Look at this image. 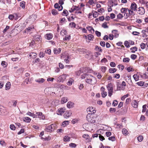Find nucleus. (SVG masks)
<instances>
[{
	"label": "nucleus",
	"instance_id": "f257e3e1",
	"mask_svg": "<svg viewBox=\"0 0 148 148\" xmlns=\"http://www.w3.org/2000/svg\"><path fill=\"white\" fill-rule=\"evenodd\" d=\"M85 81L87 83L91 85H94L97 82L96 78L90 74L87 76Z\"/></svg>",
	"mask_w": 148,
	"mask_h": 148
},
{
	"label": "nucleus",
	"instance_id": "f03ea898",
	"mask_svg": "<svg viewBox=\"0 0 148 148\" xmlns=\"http://www.w3.org/2000/svg\"><path fill=\"white\" fill-rule=\"evenodd\" d=\"M96 115L95 114H88L86 116V118L87 121L91 123H95L96 121Z\"/></svg>",
	"mask_w": 148,
	"mask_h": 148
},
{
	"label": "nucleus",
	"instance_id": "7ed1b4c3",
	"mask_svg": "<svg viewBox=\"0 0 148 148\" xmlns=\"http://www.w3.org/2000/svg\"><path fill=\"white\" fill-rule=\"evenodd\" d=\"M55 87H49L46 88L45 89V92L46 94L47 95H51L52 94H55L54 89Z\"/></svg>",
	"mask_w": 148,
	"mask_h": 148
},
{
	"label": "nucleus",
	"instance_id": "20e7f679",
	"mask_svg": "<svg viewBox=\"0 0 148 148\" xmlns=\"http://www.w3.org/2000/svg\"><path fill=\"white\" fill-rule=\"evenodd\" d=\"M56 125L55 124H52L50 125H49L46 127L45 130L46 131L51 132L53 131L54 129V127L56 126Z\"/></svg>",
	"mask_w": 148,
	"mask_h": 148
},
{
	"label": "nucleus",
	"instance_id": "39448f33",
	"mask_svg": "<svg viewBox=\"0 0 148 148\" xmlns=\"http://www.w3.org/2000/svg\"><path fill=\"white\" fill-rule=\"evenodd\" d=\"M136 12L138 14L140 15H144L145 12V9L143 7H139L138 8Z\"/></svg>",
	"mask_w": 148,
	"mask_h": 148
},
{
	"label": "nucleus",
	"instance_id": "423d86ee",
	"mask_svg": "<svg viewBox=\"0 0 148 148\" xmlns=\"http://www.w3.org/2000/svg\"><path fill=\"white\" fill-rule=\"evenodd\" d=\"M66 76L65 74H63L62 75L58 77L57 79V81L63 82L66 79Z\"/></svg>",
	"mask_w": 148,
	"mask_h": 148
},
{
	"label": "nucleus",
	"instance_id": "0eeeda50",
	"mask_svg": "<svg viewBox=\"0 0 148 148\" xmlns=\"http://www.w3.org/2000/svg\"><path fill=\"white\" fill-rule=\"evenodd\" d=\"M88 69L87 67L81 68L79 71L78 72L77 74L79 75H80V73L82 72L87 73L88 72Z\"/></svg>",
	"mask_w": 148,
	"mask_h": 148
},
{
	"label": "nucleus",
	"instance_id": "6e6552de",
	"mask_svg": "<svg viewBox=\"0 0 148 148\" xmlns=\"http://www.w3.org/2000/svg\"><path fill=\"white\" fill-rule=\"evenodd\" d=\"M36 114H37V118L40 119L44 120L45 119V116L42 112H36Z\"/></svg>",
	"mask_w": 148,
	"mask_h": 148
},
{
	"label": "nucleus",
	"instance_id": "1a4fd4ad",
	"mask_svg": "<svg viewBox=\"0 0 148 148\" xmlns=\"http://www.w3.org/2000/svg\"><path fill=\"white\" fill-rule=\"evenodd\" d=\"M87 111L88 112H91V114H94L96 112L95 108L92 107H89L87 109Z\"/></svg>",
	"mask_w": 148,
	"mask_h": 148
},
{
	"label": "nucleus",
	"instance_id": "9d476101",
	"mask_svg": "<svg viewBox=\"0 0 148 148\" xmlns=\"http://www.w3.org/2000/svg\"><path fill=\"white\" fill-rule=\"evenodd\" d=\"M130 9L136 11L137 10V7L136 4L135 3H133L131 4L130 6Z\"/></svg>",
	"mask_w": 148,
	"mask_h": 148
},
{
	"label": "nucleus",
	"instance_id": "9b49d317",
	"mask_svg": "<svg viewBox=\"0 0 148 148\" xmlns=\"http://www.w3.org/2000/svg\"><path fill=\"white\" fill-rule=\"evenodd\" d=\"M72 114L71 112L70 111H67L65 112L64 114V116L65 118H67L69 117Z\"/></svg>",
	"mask_w": 148,
	"mask_h": 148
},
{
	"label": "nucleus",
	"instance_id": "f8f14e48",
	"mask_svg": "<svg viewBox=\"0 0 148 148\" xmlns=\"http://www.w3.org/2000/svg\"><path fill=\"white\" fill-rule=\"evenodd\" d=\"M64 109L63 108L59 109L57 111V114L58 115H62L64 112Z\"/></svg>",
	"mask_w": 148,
	"mask_h": 148
},
{
	"label": "nucleus",
	"instance_id": "ddd939ff",
	"mask_svg": "<svg viewBox=\"0 0 148 148\" xmlns=\"http://www.w3.org/2000/svg\"><path fill=\"white\" fill-rule=\"evenodd\" d=\"M132 106L134 108H137L138 106V103L136 100L132 101L131 103Z\"/></svg>",
	"mask_w": 148,
	"mask_h": 148
},
{
	"label": "nucleus",
	"instance_id": "4468645a",
	"mask_svg": "<svg viewBox=\"0 0 148 148\" xmlns=\"http://www.w3.org/2000/svg\"><path fill=\"white\" fill-rule=\"evenodd\" d=\"M45 81V80L42 78H39L35 80V81L39 84H41L43 83Z\"/></svg>",
	"mask_w": 148,
	"mask_h": 148
},
{
	"label": "nucleus",
	"instance_id": "2eb2a0df",
	"mask_svg": "<svg viewBox=\"0 0 148 148\" xmlns=\"http://www.w3.org/2000/svg\"><path fill=\"white\" fill-rule=\"evenodd\" d=\"M107 88L108 89V92L113 91V87L112 84L111 83L107 85Z\"/></svg>",
	"mask_w": 148,
	"mask_h": 148
},
{
	"label": "nucleus",
	"instance_id": "dca6fc26",
	"mask_svg": "<svg viewBox=\"0 0 148 148\" xmlns=\"http://www.w3.org/2000/svg\"><path fill=\"white\" fill-rule=\"evenodd\" d=\"M128 12H129V14L131 16V17L134 16L135 14V13L134 12V10H133L131 9H129L128 10Z\"/></svg>",
	"mask_w": 148,
	"mask_h": 148
},
{
	"label": "nucleus",
	"instance_id": "f3484780",
	"mask_svg": "<svg viewBox=\"0 0 148 148\" xmlns=\"http://www.w3.org/2000/svg\"><path fill=\"white\" fill-rule=\"evenodd\" d=\"M86 29L91 33H94V30L93 28L90 26H88L86 27Z\"/></svg>",
	"mask_w": 148,
	"mask_h": 148
},
{
	"label": "nucleus",
	"instance_id": "a211bd4d",
	"mask_svg": "<svg viewBox=\"0 0 148 148\" xmlns=\"http://www.w3.org/2000/svg\"><path fill=\"white\" fill-rule=\"evenodd\" d=\"M37 55L35 53H30L29 56L32 58H36Z\"/></svg>",
	"mask_w": 148,
	"mask_h": 148
},
{
	"label": "nucleus",
	"instance_id": "6ab92c4d",
	"mask_svg": "<svg viewBox=\"0 0 148 148\" xmlns=\"http://www.w3.org/2000/svg\"><path fill=\"white\" fill-rule=\"evenodd\" d=\"M68 101V99L66 97H62L61 100V103L62 104H64Z\"/></svg>",
	"mask_w": 148,
	"mask_h": 148
},
{
	"label": "nucleus",
	"instance_id": "aec40b11",
	"mask_svg": "<svg viewBox=\"0 0 148 148\" xmlns=\"http://www.w3.org/2000/svg\"><path fill=\"white\" fill-rule=\"evenodd\" d=\"M5 110L4 107L0 106V114L2 115L4 114L5 112Z\"/></svg>",
	"mask_w": 148,
	"mask_h": 148
},
{
	"label": "nucleus",
	"instance_id": "412c9836",
	"mask_svg": "<svg viewBox=\"0 0 148 148\" xmlns=\"http://www.w3.org/2000/svg\"><path fill=\"white\" fill-rule=\"evenodd\" d=\"M46 37L48 40H50L53 37V35L52 34H48L46 35Z\"/></svg>",
	"mask_w": 148,
	"mask_h": 148
},
{
	"label": "nucleus",
	"instance_id": "4be33fe9",
	"mask_svg": "<svg viewBox=\"0 0 148 148\" xmlns=\"http://www.w3.org/2000/svg\"><path fill=\"white\" fill-rule=\"evenodd\" d=\"M128 8H122L121 9V11L122 13H124V15H125V13L127 11Z\"/></svg>",
	"mask_w": 148,
	"mask_h": 148
},
{
	"label": "nucleus",
	"instance_id": "5701e85b",
	"mask_svg": "<svg viewBox=\"0 0 148 148\" xmlns=\"http://www.w3.org/2000/svg\"><path fill=\"white\" fill-rule=\"evenodd\" d=\"M61 51V49L59 48L58 49H54V52L55 54H59Z\"/></svg>",
	"mask_w": 148,
	"mask_h": 148
},
{
	"label": "nucleus",
	"instance_id": "b1692460",
	"mask_svg": "<svg viewBox=\"0 0 148 148\" xmlns=\"http://www.w3.org/2000/svg\"><path fill=\"white\" fill-rule=\"evenodd\" d=\"M23 121L25 122L29 123L31 121V119L28 117H26L24 118Z\"/></svg>",
	"mask_w": 148,
	"mask_h": 148
},
{
	"label": "nucleus",
	"instance_id": "393cba45",
	"mask_svg": "<svg viewBox=\"0 0 148 148\" xmlns=\"http://www.w3.org/2000/svg\"><path fill=\"white\" fill-rule=\"evenodd\" d=\"M73 80L71 78H70L69 79V81L67 82V84L69 86L71 85L73 82Z\"/></svg>",
	"mask_w": 148,
	"mask_h": 148
},
{
	"label": "nucleus",
	"instance_id": "a878e982",
	"mask_svg": "<svg viewBox=\"0 0 148 148\" xmlns=\"http://www.w3.org/2000/svg\"><path fill=\"white\" fill-rule=\"evenodd\" d=\"M11 84L9 82H8L5 85V88L6 90L9 89L10 88Z\"/></svg>",
	"mask_w": 148,
	"mask_h": 148
},
{
	"label": "nucleus",
	"instance_id": "bb28decb",
	"mask_svg": "<svg viewBox=\"0 0 148 148\" xmlns=\"http://www.w3.org/2000/svg\"><path fill=\"white\" fill-rule=\"evenodd\" d=\"M112 33L114 34V36L117 38L119 36V34L118 33L117 31L116 30H114L112 31Z\"/></svg>",
	"mask_w": 148,
	"mask_h": 148
},
{
	"label": "nucleus",
	"instance_id": "cd10ccee",
	"mask_svg": "<svg viewBox=\"0 0 148 148\" xmlns=\"http://www.w3.org/2000/svg\"><path fill=\"white\" fill-rule=\"evenodd\" d=\"M25 2L24 1H22L20 3V6L23 9H24L25 7Z\"/></svg>",
	"mask_w": 148,
	"mask_h": 148
},
{
	"label": "nucleus",
	"instance_id": "c85d7f7f",
	"mask_svg": "<svg viewBox=\"0 0 148 148\" xmlns=\"http://www.w3.org/2000/svg\"><path fill=\"white\" fill-rule=\"evenodd\" d=\"M138 49L136 47H132L130 48V50L131 51V52L133 53H134L136 51H137Z\"/></svg>",
	"mask_w": 148,
	"mask_h": 148
},
{
	"label": "nucleus",
	"instance_id": "c756f323",
	"mask_svg": "<svg viewBox=\"0 0 148 148\" xmlns=\"http://www.w3.org/2000/svg\"><path fill=\"white\" fill-rule=\"evenodd\" d=\"M116 70L115 68H110L109 69V72L110 73H114L116 72Z\"/></svg>",
	"mask_w": 148,
	"mask_h": 148
},
{
	"label": "nucleus",
	"instance_id": "7c9ffc66",
	"mask_svg": "<svg viewBox=\"0 0 148 148\" xmlns=\"http://www.w3.org/2000/svg\"><path fill=\"white\" fill-rule=\"evenodd\" d=\"M117 88L118 89H119V90H120L121 89H123L124 88L122 86V85L121 84H120L119 83H118L117 84Z\"/></svg>",
	"mask_w": 148,
	"mask_h": 148
},
{
	"label": "nucleus",
	"instance_id": "2f4dec72",
	"mask_svg": "<svg viewBox=\"0 0 148 148\" xmlns=\"http://www.w3.org/2000/svg\"><path fill=\"white\" fill-rule=\"evenodd\" d=\"M122 132L124 135H127L129 133L127 130L125 128H123L122 129Z\"/></svg>",
	"mask_w": 148,
	"mask_h": 148
},
{
	"label": "nucleus",
	"instance_id": "473e14b6",
	"mask_svg": "<svg viewBox=\"0 0 148 148\" xmlns=\"http://www.w3.org/2000/svg\"><path fill=\"white\" fill-rule=\"evenodd\" d=\"M70 137L67 136H65L63 139V140L65 142L69 141L70 140Z\"/></svg>",
	"mask_w": 148,
	"mask_h": 148
},
{
	"label": "nucleus",
	"instance_id": "72a5a7b5",
	"mask_svg": "<svg viewBox=\"0 0 148 148\" xmlns=\"http://www.w3.org/2000/svg\"><path fill=\"white\" fill-rule=\"evenodd\" d=\"M95 50L101 52H102V49L100 47H98L97 46H95Z\"/></svg>",
	"mask_w": 148,
	"mask_h": 148
},
{
	"label": "nucleus",
	"instance_id": "f704fd0d",
	"mask_svg": "<svg viewBox=\"0 0 148 148\" xmlns=\"http://www.w3.org/2000/svg\"><path fill=\"white\" fill-rule=\"evenodd\" d=\"M69 13L67 10H63V12L62 13V14L64 15H65L66 16H67L68 15Z\"/></svg>",
	"mask_w": 148,
	"mask_h": 148
},
{
	"label": "nucleus",
	"instance_id": "c9c22d12",
	"mask_svg": "<svg viewBox=\"0 0 148 148\" xmlns=\"http://www.w3.org/2000/svg\"><path fill=\"white\" fill-rule=\"evenodd\" d=\"M73 105V103L72 102H68L67 104V106L68 108H71L72 107Z\"/></svg>",
	"mask_w": 148,
	"mask_h": 148
},
{
	"label": "nucleus",
	"instance_id": "e433bc0d",
	"mask_svg": "<svg viewBox=\"0 0 148 148\" xmlns=\"http://www.w3.org/2000/svg\"><path fill=\"white\" fill-rule=\"evenodd\" d=\"M88 38L89 40H92L94 38V36L93 35L91 34H89L88 35Z\"/></svg>",
	"mask_w": 148,
	"mask_h": 148
},
{
	"label": "nucleus",
	"instance_id": "4c0bfd02",
	"mask_svg": "<svg viewBox=\"0 0 148 148\" xmlns=\"http://www.w3.org/2000/svg\"><path fill=\"white\" fill-rule=\"evenodd\" d=\"M69 121H64L62 124V126L63 127H65L67 125L69 124Z\"/></svg>",
	"mask_w": 148,
	"mask_h": 148
},
{
	"label": "nucleus",
	"instance_id": "58836bf2",
	"mask_svg": "<svg viewBox=\"0 0 148 148\" xmlns=\"http://www.w3.org/2000/svg\"><path fill=\"white\" fill-rule=\"evenodd\" d=\"M42 139H44L46 141H49L51 139V137L49 136L47 137H46L45 138H43V137H42L41 138Z\"/></svg>",
	"mask_w": 148,
	"mask_h": 148
},
{
	"label": "nucleus",
	"instance_id": "ea45409f",
	"mask_svg": "<svg viewBox=\"0 0 148 148\" xmlns=\"http://www.w3.org/2000/svg\"><path fill=\"white\" fill-rule=\"evenodd\" d=\"M51 13L54 15H56L58 14L57 11L55 9H53L52 10Z\"/></svg>",
	"mask_w": 148,
	"mask_h": 148
},
{
	"label": "nucleus",
	"instance_id": "a19ab883",
	"mask_svg": "<svg viewBox=\"0 0 148 148\" xmlns=\"http://www.w3.org/2000/svg\"><path fill=\"white\" fill-rule=\"evenodd\" d=\"M133 77L136 81H138L139 79V77L137 74H134Z\"/></svg>",
	"mask_w": 148,
	"mask_h": 148
},
{
	"label": "nucleus",
	"instance_id": "79ce46f5",
	"mask_svg": "<svg viewBox=\"0 0 148 148\" xmlns=\"http://www.w3.org/2000/svg\"><path fill=\"white\" fill-rule=\"evenodd\" d=\"M124 45L127 48H129L130 47L128 42L127 41H125L124 43Z\"/></svg>",
	"mask_w": 148,
	"mask_h": 148
},
{
	"label": "nucleus",
	"instance_id": "37998d69",
	"mask_svg": "<svg viewBox=\"0 0 148 148\" xmlns=\"http://www.w3.org/2000/svg\"><path fill=\"white\" fill-rule=\"evenodd\" d=\"M1 65L4 67H5L7 66V63L4 61H2L1 63Z\"/></svg>",
	"mask_w": 148,
	"mask_h": 148
},
{
	"label": "nucleus",
	"instance_id": "c03bdc74",
	"mask_svg": "<svg viewBox=\"0 0 148 148\" xmlns=\"http://www.w3.org/2000/svg\"><path fill=\"white\" fill-rule=\"evenodd\" d=\"M14 17L15 16H14V14H10L8 16L9 19L10 20H13L14 19Z\"/></svg>",
	"mask_w": 148,
	"mask_h": 148
},
{
	"label": "nucleus",
	"instance_id": "a18cd8bd",
	"mask_svg": "<svg viewBox=\"0 0 148 148\" xmlns=\"http://www.w3.org/2000/svg\"><path fill=\"white\" fill-rule=\"evenodd\" d=\"M88 74H86V73H84L81 75V77L82 79L87 78V76Z\"/></svg>",
	"mask_w": 148,
	"mask_h": 148
},
{
	"label": "nucleus",
	"instance_id": "49530a36",
	"mask_svg": "<svg viewBox=\"0 0 148 148\" xmlns=\"http://www.w3.org/2000/svg\"><path fill=\"white\" fill-rule=\"evenodd\" d=\"M130 58H124L123 59V61L125 62H128L130 61Z\"/></svg>",
	"mask_w": 148,
	"mask_h": 148
},
{
	"label": "nucleus",
	"instance_id": "de8ad7c7",
	"mask_svg": "<svg viewBox=\"0 0 148 148\" xmlns=\"http://www.w3.org/2000/svg\"><path fill=\"white\" fill-rule=\"evenodd\" d=\"M144 84V82L143 81H140L136 83V84H137L138 85L140 86H143Z\"/></svg>",
	"mask_w": 148,
	"mask_h": 148
},
{
	"label": "nucleus",
	"instance_id": "09e8293b",
	"mask_svg": "<svg viewBox=\"0 0 148 148\" xmlns=\"http://www.w3.org/2000/svg\"><path fill=\"white\" fill-rule=\"evenodd\" d=\"M137 138L138 141H139V142H141L142 141V140H143V137L141 135L138 136Z\"/></svg>",
	"mask_w": 148,
	"mask_h": 148
},
{
	"label": "nucleus",
	"instance_id": "8fccbe9b",
	"mask_svg": "<svg viewBox=\"0 0 148 148\" xmlns=\"http://www.w3.org/2000/svg\"><path fill=\"white\" fill-rule=\"evenodd\" d=\"M69 25L71 27H73L75 28L76 27V24L75 23L73 22L71 23H69Z\"/></svg>",
	"mask_w": 148,
	"mask_h": 148
},
{
	"label": "nucleus",
	"instance_id": "3c124183",
	"mask_svg": "<svg viewBox=\"0 0 148 148\" xmlns=\"http://www.w3.org/2000/svg\"><path fill=\"white\" fill-rule=\"evenodd\" d=\"M110 112L112 113L114 112H115L116 111V109L115 108H110L109 109Z\"/></svg>",
	"mask_w": 148,
	"mask_h": 148
},
{
	"label": "nucleus",
	"instance_id": "603ef678",
	"mask_svg": "<svg viewBox=\"0 0 148 148\" xmlns=\"http://www.w3.org/2000/svg\"><path fill=\"white\" fill-rule=\"evenodd\" d=\"M45 56V53L43 52H40L39 55V56L40 58H43Z\"/></svg>",
	"mask_w": 148,
	"mask_h": 148
},
{
	"label": "nucleus",
	"instance_id": "864d4df0",
	"mask_svg": "<svg viewBox=\"0 0 148 148\" xmlns=\"http://www.w3.org/2000/svg\"><path fill=\"white\" fill-rule=\"evenodd\" d=\"M108 140H111L112 141H114L115 140V137L114 136H111L110 137H109L108 138Z\"/></svg>",
	"mask_w": 148,
	"mask_h": 148
},
{
	"label": "nucleus",
	"instance_id": "5fc2aeb1",
	"mask_svg": "<svg viewBox=\"0 0 148 148\" xmlns=\"http://www.w3.org/2000/svg\"><path fill=\"white\" fill-rule=\"evenodd\" d=\"M107 92H101V96L102 97L104 98L107 95Z\"/></svg>",
	"mask_w": 148,
	"mask_h": 148
},
{
	"label": "nucleus",
	"instance_id": "6e6d98bb",
	"mask_svg": "<svg viewBox=\"0 0 148 148\" xmlns=\"http://www.w3.org/2000/svg\"><path fill=\"white\" fill-rule=\"evenodd\" d=\"M95 2L93 0H89L88 1V3L91 5L95 4Z\"/></svg>",
	"mask_w": 148,
	"mask_h": 148
},
{
	"label": "nucleus",
	"instance_id": "4d7b16f0",
	"mask_svg": "<svg viewBox=\"0 0 148 148\" xmlns=\"http://www.w3.org/2000/svg\"><path fill=\"white\" fill-rule=\"evenodd\" d=\"M117 18L119 19H121L123 17V15L121 13H119L117 15Z\"/></svg>",
	"mask_w": 148,
	"mask_h": 148
},
{
	"label": "nucleus",
	"instance_id": "13d9d810",
	"mask_svg": "<svg viewBox=\"0 0 148 148\" xmlns=\"http://www.w3.org/2000/svg\"><path fill=\"white\" fill-rule=\"evenodd\" d=\"M45 53L50 54L51 53V50L49 49H47L45 51Z\"/></svg>",
	"mask_w": 148,
	"mask_h": 148
},
{
	"label": "nucleus",
	"instance_id": "bf43d9fd",
	"mask_svg": "<svg viewBox=\"0 0 148 148\" xmlns=\"http://www.w3.org/2000/svg\"><path fill=\"white\" fill-rule=\"evenodd\" d=\"M145 46L146 45L143 43H142L140 45L141 48L142 49H144L145 47Z\"/></svg>",
	"mask_w": 148,
	"mask_h": 148
},
{
	"label": "nucleus",
	"instance_id": "052dcab7",
	"mask_svg": "<svg viewBox=\"0 0 148 148\" xmlns=\"http://www.w3.org/2000/svg\"><path fill=\"white\" fill-rule=\"evenodd\" d=\"M137 57V56L135 54H132L131 56V58L132 59L134 60H135Z\"/></svg>",
	"mask_w": 148,
	"mask_h": 148
},
{
	"label": "nucleus",
	"instance_id": "680f3d73",
	"mask_svg": "<svg viewBox=\"0 0 148 148\" xmlns=\"http://www.w3.org/2000/svg\"><path fill=\"white\" fill-rule=\"evenodd\" d=\"M69 145L70 147H73L75 148L76 146V145L75 143H71L69 144Z\"/></svg>",
	"mask_w": 148,
	"mask_h": 148
},
{
	"label": "nucleus",
	"instance_id": "e2e57ef3",
	"mask_svg": "<svg viewBox=\"0 0 148 148\" xmlns=\"http://www.w3.org/2000/svg\"><path fill=\"white\" fill-rule=\"evenodd\" d=\"M129 95L128 94H127L125 95H124V96H122L121 97V100L122 101L124 100L126 97H128L129 96Z\"/></svg>",
	"mask_w": 148,
	"mask_h": 148
},
{
	"label": "nucleus",
	"instance_id": "0e129e2a",
	"mask_svg": "<svg viewBox=\"0 0 148 148\" xmlns=\"http://www.w3.org/2000/svg\"><path fill=\"white\" fill-rule=\"evenodd\" d=\"M17 101L16 100V101H12L13 102V104L12 105L14 107H16L17 105Z\"/></svg>",
	"mask_w": 148,
	"mask_h": 148
},
{
	"label": "nucleus",
	"instance_id": "69168bd1",
	"mask_svg": "<svg viewBox=\"0 0 148 148\" xmlns=\"http://www.w3.org/2000/svg\"><path fill=\"white\" fill-rule=\"evenodd\" d=\"M106 67L103 66L101 67V70L102 72L104 73L106 71Z\"/></svg>",
	"mask_w": 148,
	"mask_h": 148
},
{
	"label": "nucleus",
	"instance_id": "338daca9",
	"mask_svg": "<svg viewBox=\"0 0 148 148\" xmlns=\"http://www.w3.org/2000/svg\"><path fill=\"white\" fill-rule=\"evenodd\" d=\"M102 26L104 28H108V26L107 25L106 23L105 22L103 23L102 25Z\"/></svg>",
	"mask_w": 148,
	"mask_h": 148
},
{
	"label": "nucleus",
	"instance_id": "774afa93",
	"mask_svg": "<svg viewBox=\"0 0 148 148\" xmlns=\"http://www.w3.org/2000/svg\"><path fill=\"white\" fill-rule=\"evenodd\" d=\"M118 104V101L116 100H114L113 101L112 103V105L114 106H116Z\"/></svg>",
	"mask_w": 148,
	"mask_h": 148
}]
</instances>
